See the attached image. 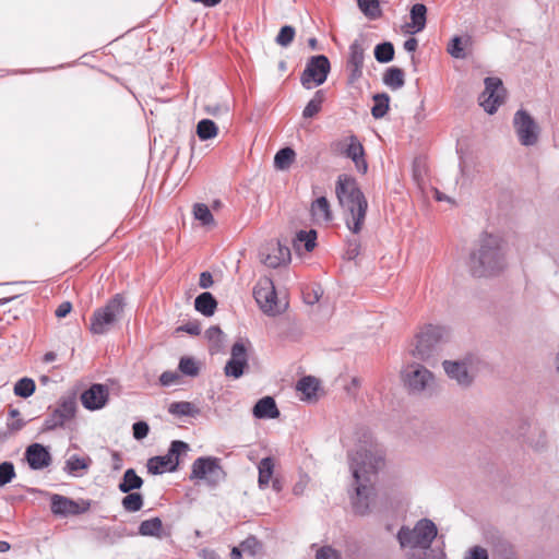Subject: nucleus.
I'll list each match as a JSON object with an SVG mask.
<instances>
[{
    "label": "nucleus",
    "instance_id": "nucleus-1",
    "mask_svg": "<svg viewBox=\"0 0 559 559\" xmlns=\"http://www.w3.org/2000/svg\"><path fill=\"white\" fill-rule=\"evenodd\" d=\"M348 460L355 485V495L352 496L353 509L355 513L365 515L374 497L377 474L384 465L383 452L371 435L365 433L355 451L348 453Z\"/></svg>",
    "mask_w": 559,
    "mask_h": 559
},
{
    "label": "nucleus",
    "instance_id": "nucleus-2",
    "mask_svg": "<svg viewBox=\"0 0 559 559\" xmlns=\"http://www.w3.org/2000/svg\"><path fill=\"white\" fill-rule=\"evenodd\" d=\"M507 265L502 239L492 234H483L478 246L469 254L468 267L474 277L493 276Z\"/></svg>",
    "mask_w": 559,
    "mask_h": 559
},
{
    "label": "nucleus",
    "instance_id": "nucleus-3",
    "mask_svg": "<svg viewBox=\"0 0 559 559\" xmlns=\"http://www.w3.org/2000/svg\"><path fill=\"white\" fill-rule=\"evenodd\" d=\"M335 193L344 210L347 228L353 234H359L366 219L368 201L356 179L346 175L338 176Z\"/></svg>",
    "mask_w": 559,
    "mask_h": 559
},
{
    "label": "nucleus",
    "instance_id": "nucleus-4",
    "mask_svg": "<svg viewBox=\"0 0 559 559\" xmlns=\"http://www.w3.org/2000/svg\"><path fill=\"white\" fill-rule=\"evenodd\" d=\"M437 534L436 524L429 519H421L413 528L402 526L397 533V540L402 548H408L409 552H417L429 549Z\"/></svg>",
    "mask_w": 559,
    "mask_h": 559
},
{
    "label": "nucleus",
    "instance_id": "nucleus-5",
    "mask_svg": "<svg viewBox=\"0 0 559 559\" xmlns=\"http://www.w3.org/2000/svg\"><path fill=\"white\" fill-rule=\"evenodd\" d=\"M124 298L116 294L104 307L97 308L90 319V331L95 335H103L118 322L123 314Z\"/></svg>",
    "mask_w": 559,
    "mask_h": 559
},
{
    "label": "nucleus",
    "instance_id": "nucleus-6",
    "mask_svg": "<svg viewBox=\"0 0 559 559\" xmlns=\"http://www.w3.org/2000/svg\"><path fill=\"white\" fill-rule=\"evenodd\" d=\"M447 336V329L440 325L427 324L417 334L412 355L420 360L430 359L439 344Z\"/></svg>",
    "mask_w": 559,
    "mask_h": 559
},
{
    "label": "nucleus",
    "instance_id": "nucleus-7",
    "mask_svg": "<svg viewBox=\"0 0 559 559\" xmlns=\"http://www.w3.org/2000/svg\"><path fill=\"white\" fill-rule=\"evenodd\" d=\"M221 460L215 456H200L192 463L190 480H204L210 488L217 487L226 477L221 466Z\"/></svg>",
    "mask_w": 559,
    "mask_h": 559
},
{
    "label": "nucleus",
    "instance_id": "nucleus-8",
    "mask_svg": "<svg viewBox=\"0 0 559 559\" xmlns=\"http://www.w3.org/2000/svg\"><path fill=\"white\" fill-rule=\"evenodd\" d=\"M403 379L412 393H430L435 388V376L425 366L413 362L403 370Z\"/></svg>",
    "mask_w": 559,
    "mask_h": 559
},
{
    "label": "nucleus",
    "instance_id": "nucleus-9",
    "mask_svg": "<svg viewBox=\"0 0 559 559\" xmlns=\"http://www.w3.org/2000/svg\"><path fill=\"white\" fill-rule=\"evenodd\" d=\"M189 449L188 443L175 440L170 443L165 455L153 456L147 460V471L153 475H160L165 472H175L179 465V456Z\"/></svg>",
    "mask_w": 559,
    "mask_h": 559
},
{
    "label": "nucleus",
    "instance_id": "nucleus-10",
    "mask_svg": "<svg viewBox=\"0 0 559 559\" xmlns=\"http://www.w3.org/2000/svg\"><path fill=\"white\" fill-rule=\"evenodd\" d=\"M253 296L260 309L267 316H277L286 307V305L284 307L280 305L274 283L270 277H263L257 283Z\"/></svg>",
    "mask_w": 559,
    "mask_h": 559
},
{
    "label": "nucleus",
    "instance_id": "nucleus-11",
    "mask_svg": "<svg viewBox=\"0 0 559 559\" xmlns=\"http://www.w3.org/2000/svg\"><path fill=\"white\" fill-rule=\"evenodd\" d=\"M512 124L521 145L534 146L538 142L540 128L527 110L523 108L516 110Z\"/></svg>",
    "mask_w": 559,
    "mask_h": 559
},
{
    "label": "nucleus",
    "instance_id": "nucleus-12",
    "mask_svg": "<svg viewBox=\"0 0 559 559\" xmlns=\"http://www.w3.org/2000/svg\"><path fill=\"white\" fill-rule=\"evenodd\" d=\"M330 70L331 64L326 56H312L308 60L306 68L301 73V85L305 88L310 90L313 87V85L318 86L323 84L328 79Z\"/></svg>",
    "mask_w": 559,
    "mask_h": 559
},
{
    "label": "nucleus",
    "instance_id": "nucleus-13",
    "mask_svg": "<svg viewBox=\"0 0 559 559\" xmlns=\"http://www.w3.org/2000/svg\"><path fill=\"white\" fill-rule=\"evenodd\" d=\"M75 399L73 396L61 397L57 407L45 418L41 431H52L63 427L75 416Z\"/></svg>",
    "mask_w": 559,
    "mask_h": 559
},
{
    "label": "nucleus",
    "instance_id": "nucleus-14",
    "mask_svg": "<svg viewBox=\"0 0 559 559\" xmlns=\"http://www.w3.org/2000/svg\"><path fill=\"white\" fill-rule=\"evenodd\" d=\"M485 91L479 96V104L486 112L493 115L503 100V86L499 78L488 76L484 81Z\"/></svg>",
    "mask_w": 559,
    "mask_h": 559
},
{
    "label": "nucleus",
    "instance_id": "nucleus-15",
    "mask_svg": "<svg viewBox=\"0 0 559 559\" xmlns=\"http://www.w3.org/2000/svg\"><path fill=\"white\" fill-rule=\"evenodd\" d=\"M259 257L264 265L276 269L290 261V250L280 241H271L260 248Z\"/></svg>",
    "mask_w": 559,
    "mask_h": 559
},
{
    "label": "nucleus",
    "instance_id": "nucleus-16",
    "mask_svg": "<svg viewBox=\"0 0 559 559\" xmlns=\"http://www.w3.org/2000/svg\"><path fill=\"white\" fill-rule=\"evenodd\" d=\"M90 507V501L83 500L80 504L71 498L58 493L52 495L50 499V509L52 514L63 518L85 513L88 511Z\"/></svg>",
    "mask_w": 559,
    "mask_h": 559
},
{
    "label": "nucleus",
    "instance_id": "nucleus-17",
    "mask_svg": "<svg viewBox=\"0 0 559 559\" xmlns=\"http://www.w3.org/2000/svg\"><path fill=\"white\" fill-rule=\"evenodd\" d=\"M471 359L444 360L442 366L451 380H454L460 386L467 388L474 381V376L471 372Z\"/></svg>",
    "mask_w": 559,
    "mask_h": 559
},
{
    "label": "nucleus",
    "instance_id": "nucleus-18",
    "mask_svg": "<svg viewBox=\"0 0 559 559\" xmlns=\"http://www.w3.org/2000/svg\"><path fill=\"white\" fill-rule=\"evenodd\" d=\"M365 60L364 39L357 38L349 46L346 69L348 71V82L355 83L362 75Z\"/></svg>",
    "mask_w": 559,
    "mask_h": 559
},
{
    "label": "nucleus",
    "instance_id": "nucleus-19",
    "mask_svg": "<svg viewBox=\"0 0 559 559\" xmlns=\"http://www.w3.org/2000/svg\"><path fill=\"white\" fill-rule=\"evenodd\" d=\"M109 389L105 384L94 383L81 394V403L88 411H98L106 406Z\"/></svg>",
    "mask_w": 559,
    "mask_h": 559
},
{
    "label": "nucleus",
    "instance_id": "nucleus-20",
    "mask_svg": "<svg viewBox=\"0 0 559 559\" xmlns=\"http://www.w3.org/2000/svg\"><path fill=\"white\" fill-rule=\"evenodd\" d=\"M24 459L28 467L33 471H41L49 467L52 463V456L49 449L41 443L29 444L24 452Z\"/></svg>",
    "mask_w": 559,
    "mask_h": 559
},
{
    "label": "nucleus",
    "instance_id": "nucleus-21",
    "mask_svg": "<svg viewBox=\"0 0 559 559\" xmlns=\"http://www.w3.org/2000/svg\"><path fill=\"white\" fill-rule=\"evenodd\" d=\"M252 415L258 419H275L280 417V411L272 396H264L254 404Z\"/></svg>",
    "mask_w": 559,
    "mask_h": 559
},
{
    "label": "nucleus",
    "instance_id": "nucleus-22",
    "mask_svg": "<svg viewBox=\"0 0 559 559\" xmlns=\"http://www.w3.org/2000/svg\"><path fill=\"white\" fill-rule=\"evenodd\" d=\"M345 153L346 156L355 163L358 171H367L368 165L364 157L365 150L362 144L358 141V139L355 135H352L349 138V143L347 145Z\"/></svg>",
    "mask_w": 559,
    "mask_h": 559
},
{
    "label": "nucleus",
    "instance_id": "nucleus-23",
    "mask_svg": "<svg viewBox=\"0 0 559 559\" xmlns=\"http://www.w3.org/2000/svg\"><path fill=\"white\" fill-rule=\"evenodd\" d=\"M311 215L316 222L328 223L332 221L333 214L325 197H319L312 202Z\"/></svg>",
    "mask_w": 559,
    "mask_h": 559
},
{
    "label": "nucleus",
    "instance_id": "nucleus-24",
    "mask_svg": "<svg viewBox=\"0 0 559 559\" xmlns=\"http://www.w3.org/2000/svg\"><path fill=\"white\" fill-rule=\"evenodd\" d=\"M194 308L203 316L211 317L217 308V301L211 293L204 292L195 298Z\"/></svg>",
    "mask_w": 559,
    "mask_h": 559
},
{
    "label": "nucleus",
    "instance_id": "nucleus-25",
    "mask_svg": "<svg viewBox=\"0 0 559 559\" xmlns=\"http://www.w3.org/2000/svg\"><path fill=\"white\" fill-rule=\"evenodd\" d=\"M412 34L421 32L427 22V7L424 3H415L411 9Z\"/></svg>",
    "mask_w": 559,
    "mask_h": 559
},
{
    "label": "nucleus",
    "instance_id": "nucleus-26",
    "mask_svg": "<svg viewBox=\"0 0 559 559\" xmlns=\"http://www.w3.org/2000/svg\"><path fill=\"white\" fill-rule=\"evenodd\" d=\"M143 486V479L136 474L133 468H128L121 481L118 485V488L121 492H132L133 490H138Z\"/></svg>",
    "mask_w": 559,
    "mask_h": 559
},
{
    "label": "nucleus",
    "instance_id": "nucleus-27",
    "mask_svg": "<svg viewBox=\"0 0 559 559\" xmlns=\"http://www.w3.org/2000/svg\"><path fill=\"white\" fill-rule=\"evenodd\" d=\"M383 83L391 90H400L405 84L404 71L397 67L388 68L383 74Z\"/></svg>",
    "mask_w": 559,
    "mask_h": 559
},
{
    "label": "nucleus",
    "instance_id": "nucleus-28",
    "mask_svg": "<svg viewBox=\"0 0 559 559\" xmlns=\"http://www.w3.org/2000/svg\"><path fill=\"white\" fill-rule=\"evenodd\" d=\"M168 413L177 417H195L200 414V409L191 402L181 401L173 402L168 406Z\"/></svg>",
    "mask_w": 559,
    "mask_h": 559
},
{
    "label": "nucleus",
    "instance_id": "nucleus-29",
    "mask_svg": "<svg viewBox=\"0 0 559 559\" xmlns=\"http://www.w3.org/2000/svg\"><path fill=\"white\" fill-rule=\"evenodd\" d=\"M294 246L296 249L304 247L307 252H311L317 246V231L314 229L299 230L296 234Z\"/></svg>",
    "mask_w": 559,
    "mask_h": 559
},
{
    "label": "nucleus",
    "instance_id": "nucleus-30",
    "mask_svg": "<svg viewBox=\"0 0 559 559\" xmlns=\"http://www.w3.org/2000/svg\"><path fill=\"white\" fill-rule=\"evenodd\" d=\"M259 477H258V484L261 489H264L269 486L270 480L272 478L273 472H274V461L271 456L263 457L259 465Z\"/></svg>",
    "mask_w": 559,
    "mask_h": 559
},
{
    "label": "nucleus",
    "instance_id": "nucleus-31",
    "mask_svg": "<svg viewBox=\"0 0 559 559\" xmlns=\"http://www.w3.org/2000/svg\"><path fill=\"white\" fill-rule=\"evenodd\" d=\"M373 106L371 108V115L374 119L383 118L390 108V96L386 93H378L374 94L373 97Z\"/></svg>",
    "mask_w": 559,
    "mask_h": 559
},
{
    "label": "nucleus",
    "instance_id": "nucleus-32",
    "mask_svg": "<svg viewBox=\"0 0 559 559\" xmlns=\"http://www.w3.org/2000/svg\"><path fill=\"white\" fill-rule=\"evenodd\" d=\"M325 99V92L323 90H318L313 97L308 102L306 107L302 110V117L305 119L313 118L317 114L321 111L322 104Z\"/></svg>",
    "mask_w": 559,
    "mask_h": 559
},
{
    "label": "nucleus",
    "instance_id": "nucleus-33",
    "mask_svg": "<svg viewBox=\"0 0 559 559\" xmlns=\"http://www.w3.org/2000/svg\"><path fill=\"white\" fill-rule=\"evenodd\" d=\"M296 389L300 391L307 400H311L317 394L319 381L312 376H306L297 382Z\"/></svg>",
    "mask_w": 559,
    "mask_h": 559
},
{
    "label": "nucleus",
    "instance_id": "nucleus-34",
    "mask_svg": "<svg viewBox=\"0 0 559 559\" xmlns=\"http://www.w3.org/2000/svg\"><path fill=\"white\" fill-rule=\"evenodd\" d=\"M295 156V151L292 147H283L275 154L274 166L281 170L288 169L294 163Z\"/></svg>",
    "mask_w": 559,
    "mask_h": 559
},
{
    "label": "nucleus",
    "instance_id": "nucleus-35",
    "mask_svg": "<svg viewBox=\"0 0 559 559\" xmlns=\"http://www.w3.org/2000/svg\"><path fill=\"white\" fill-rule=\"evenodd\" d=\"M218 128L211 119H202L197 124V134L202 141L211 140L217 135Z\"/></svg>",
    "mask_w": 559,
    "mask_h": 559
},
{
    "label": "nucleus",
    "instance_id": "nucleus-36",
    "mask_svg": "<svg viewBox=\"0 0 559 559\" xmlns=\"http://www.w3.org/2000/svg\"><path fill=\"white\" fill-rule=\"evenodd\" d=\"M163 528V522L159 518H152L141 522L139 534L142 536H159Z\"/></svg>",
    "mask_w": 559,
    "mask_h": 559
},
{
    "label": "nucleus",
    "instance_id": "nucleus-37",
    "mask_svg": "<svg viewBox=\"0 0 559 559\" xmlns=\"http://www.w3.org/2000/svg\"><path fill=\"white\" fill-rule=\"evenodd\" d=\"M374 58L380 63H388L394 58V46L391 41H383L374 47Z\"/></svg>",
    "mask_w": 559,
    "mask_h": 559
},
{
    "label": "nucleus",
    "instance_id": "nucleus-38",
    "mask_svg": "<svg viewBox=\"0 0 559 559\" xmlns=\"http://www.w3.org/2000/svg\"><path fill=\"white\" fill-rule=\"evenodd\" d=\"M127 496L122 498L121 504L127 512L140 511L143 507L144 500L140 492H126Z\"/></svg>",
    "mask_w": 559,
    "mask_h": 559
},
{
    "label": "nucleus",
    "instance_id": "nucleus-39",
    "mask_svg": "<svg viewBox=\"0 0 559 559\" xmlns=\"http://www.w3.org/2000/svg\"><path fill=\"white\" fill-rule=\"evenodd\" d=\"M357 4L367 17L376 20L381 16L379 0H357Z\"/></svg>",
    "mask_w": 559,
    "mask_h": 559
},
{
    "label": "nucleus",
    "instance_id": "nucleus-40",
    "mask_svg": "<svg viewBox=\"0 0 559 559\" xmlns=\"http://www.w3.org/2000/svg\"><path fill=\"white\" fill-rule=\"evenodd\" d=\"M36 385L33 379L22 378L14 384V394L27 399L35 392Z\"/></svg>",
    "mask_w": 559,
    "mask_h": 559
},
{
    "label": "nucleus",
    "instance_id": "nucleus-41",
    "mask_svg": "<svg viewBox=\"0 0 559 559\" xmlns=\"http://www.w3.org/2000/svg\"><path fill=\"white\" fill-rule=\"evenodd\" d=\"M90 457H81L79 455H71L67 462L64 469L70 474H75L81 469H86L90 466Z\"/></svg>",
    "mask_w": 559,
    "mask_h": 559
},
{
    "label": "nucleus",
    "instance_id": "nucleus-42",
    "mask_svg": "<svg viewBox=\"0 0 559 559\" xmlns=\"http://www.w3.org/2000/svg\"><path fill=\"white\" fill-rule=\"evenodd\" d=\"M178 369L182 374L188 377H197L200 371L195 359L187 356L180 358Z\"/></svg>",
    "mask_w": 559,
    "mask_h": 559
},
{
    "label": "nucleus",
    "instance_id": "nucleus-43",
    "mask_svg": "<svg viewBox=\"0 0 559 559\" xmlns=\"http://www.w3.org/2000/svg\"><path fill=\"white\" fill-rule=\"evenodd\" d=\"M246 361H237L236 359H228L225 365L224 371L227 377H231L234 379H239L245 373V368H247Z\"/></svg>",
    "mask_w": 559,
    "mask_h": 559
},
{
    "label": "nucleus",
    "instance_id": "nucleus-44",
    "mask_svg": "<svg viewBox=\"0 0 559 559\" xmlns=\"http://www.w3.org/2000/svg\"><path fill=\"white\" fill-rule=\"evenodd\" d=\"M194 217L202 223V225H210L214 223V217L207 205L197 203L193 206Z\"/></svg>",
    "mask_w": 559,
    "mask_h": 559
},
{
    "label": "nucleus",
    "instance_id": "nucleus-45",
    "mask_svg": "<svg viewBox=\"0 0 559 559\" xmlns=\"http://www.w3.org/2000/svg\"><path fill=\"white\" fill-rule=\"evenodd\" d=\"M16 476L14 464L10 461L0 463V487L11 483Z\"/></svg>",
    "mask_w": 559,
    "mask_h": 559
},
{
    "label": "nucleus",
    "instance_id": "nucleus-46",
    "mask_svg": "<svg viewBox=\"0 0 559 559\" xmlns=\"http://www.w3.org/2000/svg\"><path fill=\"white\" fill-rule=\"evenodd\" d=\"M295 34H296V32L293 26L284 25L283 27H281V29L275 38V41L277 45H280L282 47H287L293 43Z\"/></svg>",
    "mask_w": 559,
    "mask_h": 559
},
{
    "label": "nucleus",
    "instance_id": "nucleus-47",
    "mask_svg": "<svg viewBox=\"0 0 559 559\" xmlns=\"http://www.w3.org/2000/svg\"><path fill=\"white\" fill-rule=\"evenodd\" d=\"M447 51L455 59H464L466 53L463 48L462 38L454 36L448 44Z\"/></svg>",
    "mask_w": 559,
    "mask_h": 559
},
{
    "label": "nucleus",
    "instance_id": "nucleus-48",
    "mask_svg": "<svg viewBox=\"0 0 559 559\" xmlns=\"http://www.w3.org/2000/svg\"><path fill=\"white\" fill-rule=\"evenodd\" d=\"M233 360L237 361H246V365H248V354H247V347L246 344L242 341H237L231 346L230 350V358Z\"/></svg>",
    "mask_w": 559,
    "mask_h": 559
},
{
    "label": "nucleus",
    "instance_id": "nucleus-49",
    "mask_svg": "<svg viewBox=\"0 0 559 559\" xmlns=\"http://www.w3.org/2000/svg\"><path fill=\"white\" fill-rule=\"evenodd\" d=\"M408 559H444V554L442 551L431 549L430 546L429 549L418 550L417 552H409Z\"/></svg>",
    "mask_w": 559,
    "mask_h": 559
},
{
    "label": "nucleus",
    "instance_id": "nucleus-50",
    "mask_svg": "<svg viewBox=\"0 0 559 559\" xmlns=\"http://www.w3.org/2000/svg\"><path fill=\"white\" fill-rule=\"evenodd\" d=\"M316 559H341V552L332 546H322L317 549Z\"/></svg>",
    "mask_w": 559,
    "mask_h": 559
},
{
    "label": "nucleus",
    "instance_id": "nucleus-51",
    "mask_svg": "<svg viewBox=\"0 0 559 559\" xmlns=\"http://www.w3.org/2000/svg\"><path fill=\"white\" fill-rule=\"evenodd\" d=\"M132 432H133L134 439H136V440H142V439L146 438L150 432L148 424L143 420H139V421L134 423L132 426Z\"/></svg>",
    "mask_w": 559,
    "mask_h": 559
},
{
    "label": "nucleus",
    "instance_id": "nucleus-52",
    "mask_svg": "<svg viewBox=\"0 0 559 559\" xmlns=\"http://www.w3.org/2000/svg\"><path fill=\"white\" fill-rule=\"evenodd\" d=\"M464 559H489V555L484 547L473 546L466 551Z\"/></svg>",
    "mask_w": 559,
    "mask_h": 559
},
{
    "label": "nucleus",
    "instance_id": "nucleus-53",
    "mask_svg": "<svg viewBox=\"0 0 559 559\" xmlns=\"http://www.w3.org/2000/svg\"><path fill=\"white\" fill-rule=\"evenodd\" d=\"M179 381V374L176 371H164L159 376V383L162 386H170Z\"/></svg>",
    "mask_w": 559,
    "mask_h": 559
},
{
    "label": "nucleus",
    "instance_id": "nucleus-54",
    "mask_svg": "<svg viewBox=\"0 0 559 559\" xmlns=\"http://www.w3.org/2000/svg\"><path fill=\"white\" fill-rule=\"evenodd\" d=\"M492 559H518L514 551L508 544L501 545V548L493 554Z\"/></svg>",
    "mask_w": 559,
    "mask_h": 559
},
{
    "label": "nucleus",
    "instance_id": "nucleus-55",
    "mask_svg": "<svg viewBox=\"0 0 559 559\" xmlns=\"http://www.w3.org/2000/svg\"><path fill=\"white\" fill-rule=\"evenodd\" d=\"M177 331L186 332L190 335H199L201 332V326L198 321H190L186 324L180 325Z\"/></svg>",
    "mask_w": 559,
    "mask_h": 559
},
{
    "label": "nucleus",
    "instance_id": "nucleus-56",
    "mask_svg": "<svg viewBox=\"0 0 559 559\" xmlns=\"http://www.w3.org/2000/svg\"><path fill=\"white\" fill-rule=\"evenodd\" d=\"M26 425V421L20 418L12 419L7 423V428L11 433H15L22 430Z\"/></svg>",
    "mask_w": 559,
    "mask_h": 559
},
{
    "label": "nucleus",
    "instance_id": "nucleus-57",
    "mask_svg": "<svg viewBox=\"0 0 559 559\" xmlns=\"http://www.w3.org/2000/svg\"><path fill=\"white\" fill-rule=\"evenodd\" d=\"M71 309H72L71 302L63 301L57 307L55 314L57 318H60V319L66 318L70 313Z\"/></svg>",
    "mask_w": 559,
    "mask_h": 559
},
{
    "label": "nucleus",
    "instance_id": "nucleus-58",
    "mask_svg": "<svg viewBox=\"0 0 559 559\" xmlns=\"http://www.w3.org/2000/svg\"><path fill=\"white\" fill-rule=\"evenodd\" d=\"M222 334H223V332H222V330L219 329V326H217V325L210 326V328L205 331V335H206V337H207L210 341H219V338H221Z\"/></svg>",
    "mask_w": 559,
    "mask_h": 559
},
{
    "label": "nucleus",
    "instance_id": "nucleus-59",
    "mask_svg": "<svg viewBox=\"0 0 559 559\" xmlns=\"http://www.w3.org/2000/svg\"><path fill=\"white\" fill-rule=\"evenodd\" d=\"M199 285L201 288H209L213 285V276L210 272L205 271L200 274Z\"/></svg>",
    "mask_w": 559,
    "mask_h": 559
},
{
    "label": "nucleus",
    "instance_id": "nucleus-60",
    "mask_svg": "<svg viewBox=\"0 0 559 559\" xmlns=\"http://www.w3.org/2000/svg\"><path fill=\"white\" fill-rule=\"evenodd\" d=\"M359 250L360 243L358 240L354 239L348 241L347 254L349 259L356 258L359 254Z\"/></svg>",
    "mask_w": 559,
    "mask_h": 559
},
{
    "label": "nucleus",
    "instance_id": "nucleus-61",
    "mask_svg": "<svg viewBox=\"0 0 559 559\" xmlns=\"http://www.w3.org/2000/svg\"><path fill=\"white\" fill-rule=\"evenodd\" d=\"M207 111L213 116L226 115L229 111V106L227 104L207 106Z\"/></svg>",
    "mask_w": 559,
    "mask_h": 559
},
{
    "label": "nucleus",
    "instance_id": "nucleus-62",
    "mask_svg": "<svg viewBox=\"0 0 559 559\" xmlns=\"http://www.w3.org/2000/svg\"><path fill=\"white\" fill-rule=\"evenodd\" d=\"M418 47V40L415 37H409L404 41V49L408 52H414Z\"/></svg>",
    "mask_w": 559,
    "mask_h": 559
},
{
    "label": "nucleus",
    "instance_id": "nucleus-63",
    "mask_svg": "<svg viewBox=\"0 0 559 559\" xmlns=\"http://www.w3.org/2000/svg\"><path fill=\"white\" fill-rule=\"evenodd\" d=\"M320 297H321V293H319L318 290L313 289V295L308 294L305 297V300H306L307 304L313 305V304L319 301Z\"/></svg>",
    "mask_w": 559,
    "mask_h": 559
},
{
    "label": "nucleus",
    "instance_id": "nucleus-64",
    "mask_svg": "<svg viewBox=\"0 0 559 559\" xmlns=\"http://www.w3.org/2000/svg\"><path fill=\"white\" fill-rule=\"evenodd\" d=\"M122 466V460L120 457V454L118 452L112 453V468L115 471L120 469Z\"/></svg>",
    "mask_w": 559,
    "mask_h": 559
}]
</instances>
